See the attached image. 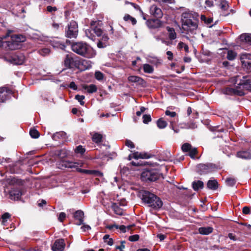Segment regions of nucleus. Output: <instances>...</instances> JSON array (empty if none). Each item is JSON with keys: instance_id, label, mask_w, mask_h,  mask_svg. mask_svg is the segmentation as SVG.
I'll return each instance as SVG.
<instances>
[{"instance_id": "nucleus-1", "label": "nucleus", "mask_w": 251, "mask_h": 251, "mask_svg": "<svg viewBox=\"0 0 251 251\" xmlns=\"http://www.w3.org/2000/svg\"><path fill=\"white\" fill-rule=\"evenodd\" d=\"M231 81L236 85V88H227L226 93L228 94H233L240 96L245 95L243 90H238L241 87L243 89L248 88V86L251 83V75H236L231 78Z\"/></svg>"}, {"instance_id": "nucleus-2", "label": "nucleus", "mask_w": 251, "mask_h": 251, "mask_svg": "<svg viewBox=\"0 0 251 251\" xmlns=\"http://www.w3.org/2000/svg\"><path fill=\"white\" fill-rule=\"evenodd\" d=\"M72 50L76 53L88 58H93L96 55V50L84 42H76L73 44Z\"/></svg>"}, {"instance_id": "nucleus-3", "label": "nucleus", "mask_w": 251, "mask_h": 251, "mask_svg": "<svg viewBox=\"0 0 251 251\" xmlns=\"http://www.w3.org/2000/svg\"><path fill=\"white\" fill-rule=\"evenodd\" d=\"M140 195L143 201L154 209H159L163 205V202L159 197L148 191H142L140 192Z\"/></svg>"}, {"instance_id": "nucleus-4", "label": "nucleus", "mask_w": 251, "mask_h": 251, "mask_svg": "<svg viewBox=\"0 0 251 251\" xmlns=\"http://www.w3.org/2000/svg\"><path fill=\"white\" fill-rule=\"evenodd\" d=\"M160 178H163V175L157 170H145L141 174V178L145 181H154Z\"/></svg>"}, {"instance_id": "nucleus-5", "label": "nucleus", "mask_w": 251, "mask_h": 251, "mask_svg": "<svg viewBox=\"0 0 251 251\" xmlns=\"http://www.w3.org/2000/svg\"><path fill=\"white\" fill-rule=\"evenodd\" d=\"M82 165L83 163L81 162H72L66 160H61L57 163V166L60 169L65 168L78 170V168Z\"/></svg>"}, {"instance_id": "nucleus-6", "label": "nucleus", "mask_w": 251, "mask_h": 251, "mask_svg": "<svg viewBox=\"0 0 251 251\" xmlns=\"http://www.w3.org/2000/svg\"><path fill=\"white\" fill-rule=\"evenodd\" d=\"M75 67L81 71H85L91 68L92 62L90 60L76 57L75 61Z\"/></svg>"}, {"instance_id": "nucleus-7", "label": "nucleus", "mask_w": 251, "mask_h": 251, "mask_svg": "<svg viewBox=\"0 0 251 251\" xmlns=\"http://www.w3.org/2000/svg\"><path fill=\"white\" fill-rule=\"evenodd\" d=\"M78 33V26L77 23L72 21L68 25V29L66 31V36L68 38H75Z\"/></svg>"}, {"instance_id": "nucleus-8", "label": "nucleus", "mask_w": 251, "mask_h": 251, "mask_svg": "<svg viewBox=\"0 0 251 251\" xmlns=\"http://www.w3.org/2000/svg\"><path fill=\"white\" fill-rule=\"evenodd\" d=\"M197 27L198 25L196 22L193 21L192 19L182 23V28L187 33H193Z\"/></svg>"}, {"instance_id": "nucleus-9", "label": "nucleus", "mask_w": 251, "mask_h": 251, "mask_svg": "<svg viewBox=\"0 0 251 251\" xmlns=\"http://www.w3.org/2000/svg\"><path fill=\"white\" fill-rule=\"evenodd\" d=\"M197 168L200 174H206L214 171L216 166L212 163L200 164L198 165Z\"/></svg>"}, {"instance_id": "nucleus-10", "label": "nucleus", "mask_w": 251, "mask_h": 251, "mask_svg": "<svg viewBox=\"0 0 251 251\" xmlns=\"http://www.w3.org/2000/svg\"><path fill=\"white\" fill-rule=\"evenodd\" d=\"M25 59V57L22 53H16L11 56L10 61L12 63L16 65L22 64Z\"/></svg>"}, {"instance_id": "nucleus-11", "label": "nucleus", "mask_w": 251, "mask_h": 251, "mask_svg": "<svg viewBox=\"0 0 251 251\" xmlns=\"http://www.w3.org/2000/svg\"><path fill=\"white\" fill-rule=\"evenodd\" d=\"M65 247V243L64 239H59L54 242L51 247L53 251H63Z\"/></svg>"}, {"instance_id": "nucleus-12", "label": "nucleus", "mask_w": 251, "mask_h": 251, "mask_svg": "<svg viewBox=\"0 0 251 251\" xmlns=\"http://www.w3.org/2000/svg\"><path fill=\"white\" fill-rule=\"evenodd\" d=\"M150 14L156 18H161L163 16V12L161 9L156 5H152L151 6Z\"/></svg>"}, {"instance_id": "nucleus-13", "label": "nucleus", "mask_w": 251, "mask_h": 251, "mask_svg": "<svg viewBox=\"0 0 251 251\" xmlns=\"http://www.w3.org/2000/svg\"><path fill=\"white\" fill-rule=\"evenodd\" d=\"M147 26L150 28H157L162 25L161 21L158 19H150L146 21Z\"/></svg>"}, {"instance_id": "nucleus-14", "label": "nucleus", "mask_w": 251, "mask_h": 251, "mask_svg": "<svg viewBox=\"0 0 251 251\" xmlns=\"http://www.w3.org/2000/svg\"><path fill=\"white\" fill-rule=\"evenodd\" d=\"M100 21H92L91 22V28H92L93 32L95 33L97 36H100L102 34V30L101 28L98 26Z\"/></svg>"}, {"instance_id": "nucleus-15", "label": "nucleus", "mask_w": 251, "mask_h": 251, "mask_svg": "<svg viewBox=\"0 0 251 251\" xmlns=\"http://www.w3.org/2000/svg\"><path fill=\"white\" fill-rule=\"evenodd\" d=\"M11 90L6 87L0 88V102H4L7 98V94L11 93Z\"/></svg>"}, {"instance_id": "nucleus-16", "label": "nucleus", "mask_w": 251, "mask_h": 251, "mask_svg": "<svg viewBox=\"0 0 251 251\" xmlns=\"http://www.w3.org/2000/svg\"><path fill=\"white\" fill-rule=\"evenodd\" d=\"M74 218L77 221V225H80L82 224L84 218L83 212L80 210L76 211L74 214Z\"/></svg>"}, {"instance_id": "nucleus-17", "label": "nucleus", "mask_w": 251, "mask_h": 251, "mask_svg": "<svg viewBox=\"0 0 251 251\" xmlns=\"http://www.w3.org/2000/svg\"><path fill=\"white\" fill-rule=\"evenodd\" d=\"M22 195L21 191L18 189L11 190L9 192V198L11 200H18Z\"/></svg>"}, {"instance_id": "nucleus-18", "label": "nucleus", "mask_w": 251, "mask_h": 251, "mask_svg": "<svg viewBox=\"0 0 251 251\" xmlns=\"http://www.w3.org/2000/svg\"><path fill=\"white\" fill-rule=\"evenodd\" d=\"M75 58H73L69 54H67L64 60L65 66L69 68L75 67Z\"/></svg>"}, {"instance_id": "nucleus-19", "label": "nucleus", "mask_w": 251, "mask_h": 251, "mask_svg": "<svg viewBox=\"0 0 251 251\" xmlns=\"http://www.w3.org/2000/svg\"><path fill=\"white\" fill-rule=\"evenodd\" d=\"M131 157H132L135 159H147L149 158L150 157V156L148 155L147 153L135 152L133 153L132 154L129 155V159L130 160L131 159Z\"/></svg>"}, {"instance_id": "nucleus-20", "label": "nucleus", "mask_w": 251, "mask_h": 251, "mask_svg": "<svg viewBox=\"0 0 251 251\" xmlns=\"http://www.w3.org/2000/svg\"><path fill=\"white\" fill-rule=\"evenodd\" d=\"M8 48L10 50H15L20 48V44L16 42L15 40H12L11 37V40L6 42Z\"/></svg>"}, {"instance_id": "nucleus-21", "label": "nucleus", "mask_w": 251, "mask_h": 251, "mask_svg": "<svg viewBox=\"0 0 251 251\" xmlns=\"http://www.w3.org/2000/svg\"><path fill=\"white\" fill-rule=\"evenodd\" d=\"M82 88L85 90L87 93L89 94L97 92L98 88L95 84L90 85H84L82 86Z\"/></svg>"}, {"instance_id": "nucleus-22", "label": "nucleus", "mask_w": 251, "mask_h": 251, "mask_svg": "<svg viewBox=\"0 0 251 251\" xmlns=\"http://www.w3.org/2000/svg\"><path fill=\"white\" fill-rule=\"evenodd\" d=\"M237 156L239 158L245 159H250L251 158V153L247 151H238L237 153Z\"/></svg>"}, {"instance_id": "nucleus-23", "label": "nucleus", "mask_w": 251, "mask_h": 251, "mask_svg": "<svg viewBox=\"0 0 251 251\" xmlns=\"http://www.w3.org/2000/svg\"><path fill=\"white\" fill-rule=\"evenodd\" d=\"M207 187L211 190H216L218 187L217 181L216 180H209L207 182Z\"/></svg>"}, {"instance_id": "nucleus-24", "label": "nucleus", "mask_w": 251, "mask_h": 251, "mask_svg": "<svg viewBox=\"0 0 251 251\" xmlns=\"http://www.w3.org/2000/svg\"><path fill=\"white\" fill-rule=\"evenodd\" d=\"M192 187L195 191H198L203 188V183L201 180L194 181L192 183Z\"/></svg>"}, {"instance_id": "nucleus-25", "label": "nucleus", "mask_w": 251, "mask_h": 251, "mask_svg": "<svg viewBox=\"0 0 251 251\" xmlns=\"http://www.w3.org/2000/svg\"><path fill=\"white\" fill-rule=\"evenodd\" d=\"M11 37L12 38V40H15L16 42L19 44L25 41V37L20 34L13 35L11 36Z\"/></svg>"}, {"instance_id": "nucleus-26", "label": "nucleus", "mask_w": 251, "mask_h": 251, "mask_svg": "<svg viewBox=\"0 0 251 251\" xmlns=\"http://www.w3.org/2000/svg\"><path fill=\"white\" fill-rule=\"evenodd\" d=\"M167 30L168 32V37L170 40H174L176 38V34L174 28L167 26Z\"/></svg>"}, {"instance_id": "nucleus-27", "label": "nucleus", "mask_w": 251, "mask_h": 251, "mask_svg": "<svg viewBox=\"0 0 251 251\" xmlns=\"http://www.w3.org/2000/svg\"><path fill=\"white\" fill-rule=\"evenodd\" d=\"M213 231V228L211 227H201L199 228V233L202 235H208L211 233Z\"/></svg>"}, {"instance_id": "nucleus-28", "label": "nucleus", "mask_w": 251, "mask_h": 251, "mask_svg": "<svg viewBox=\"0 0 251 251\" xmlns=\"http://www.w3.org/2000/svg\"><path fill=\"white\" fill-rule=\"evenodd\" d=\"M193 18L192 15L189 12H184L181 15V21L182 23L185 21H188L192 20Z\"/></svg>"}, {"instance_id": "nucleus-29", "label": "nucleus", "mask_w": 251, "mask_h": 251, "mask_svg": "<svg viewBox=\"0 0 251 251\" xmlns=\"http://www.w3.org/2000/svg\"><path fill=\"white\" fill-rule=\"evenodd\" d=\"M78 171L80 172H83L88 174H95L97 176H102V174L98 171H93V170H82L78 168Z\"/></svg>"}, {"instance_id": "nucleus-30", "label": "nucleus", "mask_w": 251, "mask_h": 251, "mask_svg": "<svg viewBox=\"0 0 251 251\" xmlns=\"http://www.w3.org/2000/svg\"><path fill=\"white\" fill-rule=\"evenodd\" d=\"M66 136V133L64 131L57 132L53 134L52 138L54 140H57L60 138H64Z\"/></svg>"}, {"instance_id": "nucleus-31", "label": "nucleus", "mask_w": 251, "mask_h": 251, "mask_svg": "<svg viewBox=\"0 0 251 251\" xmlns=\"http://www.w3.org/2000/svg\"><path fill=\"white\" fill-rule=\"evenodd\" d=\"M85 151V148L81 145L78 146L75 150V153L80 156L83 155Z\"/></svg>"}, {"instance_id": "nucleus-32", "label": "nucleus", "mask_w": 251, "mask_h": 251, "mask_svg": "<svg viewBox=\"0 0 251 251\" xmlns=\"http://www.w3.org/2000/svg\"><path fill=\"white\" fill-rule=\"evenodd\" d=\"M143 68L144 72L146 73L151 74L154 71L153 67L148 64H144Z\"/></svg>"}, {"instance_id": "nucleus-33", "label": "nucleus", "mask_w": 251, "mask_h": 251, "mask_svg": "<svg viewBox=\"0 0 251 251\" xmlns=\"http://www.w3.org/2000/svg\"><path fill=\"white\" fill-rule=\"evenodd\" d=\"M240 39L251 45V34H242L240 36Z\"/></svg>"}, {"instance_id": "nucleus-34", "label": "nucleus", "mask_w": 251, "mask_h": 251, "mask_svg": "<svg viewBox=\"0 0 251 251\" xmlns=\"http://www.w3.org/2000/svg\"><path fill=\"white\" fill-rule=\"evenodd\" d=\"M237 56V53L234 51L229 50L227 53L226 58L229 60H234Z\"/></svg>"}, {"instance_id": "nucleus-35", "label": "nucleus", "mask_w": 251, "mask_h": 251, "mask_svg": "<svg viewBox=\"0 0 251 251\" xmlns=\"http://www.w3.org/2000/svg\"><path fill=\"white\" fill-rule=\"evenodd\" d=\"M92 28H90L85 30V34L87 37L93 41L96 40L95 36L93 34Z\"/></svg>"}, {"instance_id": "nucleus-36", "label": "nucleus", "mask_w": 251, "mask_h": 251, "mask_svg": "<svg viewBox=\"0 0 251 251\" xmlns=\"http://www.w3.org/2000/svg\"><path fill=\"white\" fill-rule=\"evenodd\" d=\"M167 125V123L166 121L163 120L162 118L158 119L157 121V126L159 128H164L165 127H166Z\"/></svg>"}, {"instance_id": "nucleus-37", "label": "nucleus", "mask_w": 251, "mask_h": 251, "mask_svg": "<svg viewBox=\"0 0 251 251\" xmlns=\"http://www.w3.org/2000/svg\"><path fill=\"white\" fill-rule=\"evenodd\" d=\"M102 135L99 133H95L92 137V140L95 143H100L102 141Z\"/></svg>"}, {"instance_id": "nucleus-38", "label": "nucleus", "mask_w": 251, "mask_h": 251, "mask_svg": "<svg viewBox=\"0 0 251 251\" xmlns=\"http://www.w3.org/2000/svg\"><path fill=\"white\" fill-rule=\"evenodd\" d=\"M29 134L31 137L33 138H38L40 135L38 131L34 128H32L30 130Z\"/></svg>"}, {"instance_id": "nucleus-39", "label": "nucleus", "mask_w": 251, "mask_h": 251, "mask_svg": "<svg viewBox=\"0 0 251 251\" xmlns=\"http://www.w3.org/2000/svg\"><path fill=\"white\" fill-rule=\"evenodd\" d=\"M50 50L49 48H43L39 50L38 51V53L43 56L49 55L50 53Z\"/></svg>"}, {"instance_id": "nucleus-40", "label": "nucleus", "mask_w": 251, "mask_h": 251, "mask_svg": "<svg viewBox=\"0 0 251 251\" xmlns=\"http://www.w3.org/2000/svg\"><path fill=\"white\" fill-rule=\"evenodd\" d=\"M103 241L109 246H112L113 244V241L112 238H109L108 234H105L103 237Z\"/></svg>"}, {"instance_id": "nucleus-41", "label": "nucleus", "mask_w": 251, "mask_h": 251, "mask_svg": "<svg viewBox=\"0 0 251 251\" xmlns=\"http://www.w3.org/2000/svg\"><path fill=\"white\" fill-rule=\"evenodd\" d=\"M242 64L244 66V67L246 68V69L249 71L251 72V60H244L242 61Z\"/></svg>"}, {"instance_id": "nucleus-42", "label": "nucleus", "mask_w": 251, "mask_h": 251, "mask_svg": "<svg viewBox=\"0 0 251 251\" xmlns=\"http://www.w3.org/2000/svg\"><path fill=\"white\" fill-rule=\"evenodd\" d=\"M228 4L227 2L225 0H222L220 4V7L221 9L223 10H226L228 8Z\"/></svg>"}, {"instance_id": "nucleus-43", "label": "nucleus", "mask_w": 251, "mask_h": 251, "mask_svg": "<svg viewBox=\"0 0 251 251\" xmlns=\"http://www.w3.org/2000/svg\"><path fill=\"white\" fill-rule=\"evenodd\" d=\"M128 80L132 82H139L142 79L139 76L131 75L128 77Z\"/></svg>"}, {"instance_id": "nucleus-44", "label": "nucleus", "mask_w": 251, "mask_h": 251, "mask_svg": "<svg viewBox=\"0 0 251 251\" xmlns=\"http://www.w3.org/2000/svg\"><path fill=\"white\" fill-rule=\"evenodd\" d=\"M226 182L228 186H233L235 185L236 180L234 178L228 177L226 179Z\"/></svg>"}, {"instance_id": "nucleus-45", "label": "nucleus", "mask_w": 251, "mask_h": 251, "mask_svg": "<svg viewBox=\"0 0 251 251\" xmlns=\"http://www.w3.org/2000/svg\"><path fill=\"white\" fill-rule=\"evenodd\" d=\"M191 145L189 143L184 144L181 147V149L184 152H187L191 149Z\"/></svg>"}, {"instance_id": "nucleus-46", "label": "nucleus", "mask_w": 251, "mask_h": 251, "mask_svg": "<svg viewBox=\"0 0 251 251\" xmlns=\"http://www.w3.org/2000/svg\"><path fill=\"white\" fill-rule=\"evenodd\" d=\"M11 215L9 213L6 212L2 216V224L4 225L5 223L7 222L8 219L10 217Z\"/></svg>"}, {"instance_id": "nucleus-47", "label": "nucleus", "mask_w": 251, "mask_h": 251, "mask_svg": "<svg viewBox=\"0 0 251 251\" xmlns=\"http://www.w3.org/2000/svg\"><path fill=\"white\" fill-rule=\"evenodd\" d=\"M85 98L84 96H80L77 95L75 96V99L77 100L80 103L81 105H83L84 104V101L83 100Z\"/></svg>"}, {"instance_id": "nucleus-48", "label": "nucleus", "mask_w": 251, "mask_h": 251, "mask_svg": "<svg viewBox=\"0 0 251 251\" xmlns=\"http://www.w3.org/2000/svg\"><path fill=\"white\" fill-rule=\"evenodd\" d=\"M112 208H113V210H114L115 213L116 214H118V215L122 214V212L121 210V209L118 206H117L115 203L112 204Z\"/></svg>"}, {"instance_id": "nucleus-49", "label": "nucleus", "mask_w": 251, "mask_h": 251, "mask_svg": "<svg viewBox=\"0 0 251 251\" xmlns=\"http://www.w3.org/2000/svg\"><path fill=\"white\" fill-rule=\"evenodd\" d=\"M95 76L96 78L98 80H101L103 78V74L99 71L95 72Z\"/></svg>"}, {"instance_id": "nucleus-50", "label": "nucleus", "mask_w": 251, "mask_h": 251, "mask_svg": "<svg viewBox=\"0 0 251 251\" xmlns=\"http://www.w3.org/2000/svg\"><path fill=\"white\" fill-rule=\"evenodd\" d=\"M143 123L145 124H148L151 120L150 115H147V114L143 115Z\"/></svg>"}, {"instance_id": "nucleus-51", "label": "nucleus", "mask_w": 251, "mask_h": 251, "mask_svg": "<svg viewBox=\"0 0 251 251\" xmlns=\"http://www.w3.org/2000/svg\"><path fill=\"white\" fill-rule=\"evenodd\" d=\"M139 236L138 234H135L130 236L128 237V240L131 242H135L139 240Z\"/></svg>"}, {"instance_id": "nucleus-52", "label": "nucleus", "mask_w": 251, "mask_h": 251, "mask_svg": "<svg viewBox=\"0 0 251 251\" xmlns=\"http://www.w3.org/2000/svg\"><path fill=\"white\" fill-rule=\"evenodd\" d=\"M197 153V150L196 148H194L193 149H191L189 151V156L192 158H195V156Z\"/></svg>"}, {"instance_id": "nucleus-53", "label": "nucleus", "mask_w": 251, "mask_h": 251, "mask_svg": "<svg viewBox=\"0 0 251 251\" xmlns=\"http://www.w3.org/2000/svg\"><path fill=\"white\" fill-rule=\"evenodd\" d=\"M126 145L130 149L134 148L135 146L134 143L130 140H126L125 143Z\"/></svg>"}, {"instance_id": "nucleus-54", "label": "nucleus", "mask_w": 251, "mask_h": 251, "mask_svg": "<svg viewBox=\"0 0 251 251\" xmlns=\"http://www.w3.org/2000/svg\"><path fill=\"white\" fill-rule=\"evenodd\" d=\"M106 44H105L104 42H103L100 40H99L97 43V47L99 48H104L105 47H106Z\"/></svg>"}, {"instance_id": "nucleus-55", "label": "nucleus", "mask_w": 251, "mask_h": 251, "mask_svg": "<svg viewBox=\"0 0 251 251\" xmlns=\"http://www.w3.org/2000/svg\"><path fill=\"white\" fill-rule=\"evenodd\" d=\"M165 114L167 116H170L171 117H175L176 115V112L170 111L169 110H167L165 111Z\"/></svg>"}, {"instance_id": "nucleus-56", "label": "nucleus", "mask_w": 251, "mask_h": 251, "mask_svg": "<svg viewBox=\"0 0 251 251\" xmlns=\"http://www.w3.org/2000/svg\"><path fill=\"white\" fill-rule=\"evenodd\" d=\"M251 208L248 206L244 207L243 208V213L245 214H249L251 213Z\"/></svg>"}, {"instance_id": "nucleus-57", "label": "nucleus", "mask_w": 251, "mask_h": 251, "mask_svg": "<svg viewBox=\"0 0 251 251\" xmlns=\"http://www.w3.org/2000/svg\"><path fill=\"white\" fill-rule=\"evenodd\" d=\"M47 10L48 12L51 13L52 12L56 11L57 10V8L55 6L52 7L51 6L49 5L47 7Z\"/></svg>"}, {"instance_id": "nucleus-58", "label": "nucleus", "mask_w": 251, "mask_h": 251, "mask_svg": "<svg viewBox=\"0 0 251 251\" xmlns=\"http://www.w3.org/2000/svg\"><path fill=\"white\" fill-rule=\"evenodd\" d=\"M66 217V214L64 212H61L58 217V220L60 222H62Z\"/></svg>"}, {"instance_id": "nucleus-59", "label": "nucleus", "mask_w": 251, "mask_h": 251, "mask_svg": "<svg viewBox=\"0 0 251 251\" xmlns=\"http://www.w3.org/2000/svg\"><path fill=\"white\" fill-rule=\"evenodd\" d=\"M166 54L168 55L167 58L169 60H172L173 58V53L171 51H167Z\"/></svg>"}, {"instance_id": "nucleus-60", "label": "nucleus", "mask_w": 251, "mask_h": 251, "mask_svg": "<svg viewBox=\"0 0 251 251\" xmlns=\"http://www.w3.org/2000/svg\"><path fill=\"white\" fill-rule=\"evenodd\" d=\"M100 40L102 41L103 42H104L106 45H107V42L109 40V37L107 35L104 34L102 35V38L100 39Z\"/></svg>"}, {"instance_id": "nucleus-61", "label": "nucleus", "mask_w": 251, "mask_h": 251, "mask_svg": "<svg viewBox=\"0 0 251 251\" xmlns=\"http://www.w3.org/2000/svg\"><path fill=\"white\" fill-rule=\"evenodd\" d=\"M150 62L155 65H157L158 63H160V60L157 58H153L152 60L150 61Z\"/></svg>"}, {"instance_id": "nucleus-62", "label": "nucleus", "mask_w": 251, "mask_h": 251, "mask_svg": "<svg viewBox=\"0 0 251 251\" xmlns=\"http://www.w3.org/2000/svg\"><path fill=\"white\" fill-rule=\"evenodd\" d=\"M81 228L83 231H87L91 229V227L88 225H83Z\"/></svg>"}, {"instance_id": "nucleus-63", "label": "nucleus", "mask_w": 251, "mask_h": 251, "mask_svg": "<svg viewBox=\"0 0 251 251\" xmlns=\"http://www.w3.org/2000/svg\"><path fill=\"white\" fill-rule=\"evenodd\" d=\"M106 228L109 229H112L113 228H115L116 229H118L119 228V226H118V225H117L116 224L110 225L107 226H106Z\"/></svg>"}, {"instance_id": "nucleus-64", "label": "nucleus", "mask_w": 251, "mask_h": 251, "mask_svg": "<svg viewBox=\"0 0 251 251\" xmlns=\"http://www.w3.org/2000/svg\"><path fill=\"white\" fill-rule=\"evenodd\" d=\"M69 87L73 90H76L77 89V86L74 82H71L69 85Z\"/></svg>"}]
</instances>
